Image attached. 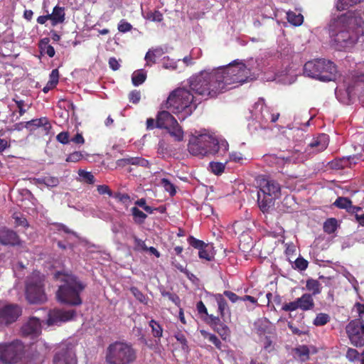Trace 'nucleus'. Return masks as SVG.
<instances>
[{
	"label": "nucleus",
	"instance_id": "1",
	"mask_svg": "<svg viewBox=\"0 0 364 364\" xmlns=\"http://www.w3.org/2000/svg\"><path fill=\"white\" fill-rule=\"evenodd\" d=\"M262 60H250L244 63L235 60L226 66L213 70H204L189 80L190 90L203 97H215L228 89V86L242 84L256 79L261 73L269 69Z\"/></svg>",
	"mask_w": 364,
	"mask_h": 364
},
{
	"label": "nucleus",
	"instance_id": "2",
	"mask_svg": "<svg viewBox=\"0 0 364 364\" xmlns=\"http://www.w3.org/2000/svg\"><path fill=\"white\" fill-rule=\"evenodd\" d=\"M363 21L356 16H343L338 21V31L333 38L334 46L338 50H348L355 44L364 42Z\"/></svg>",
	"mask_w": 364,
	"mask_h": 364
},
{
	"label": "nucleus",
	"instance_id": "3",
	"mask_svg": "<svg viewBox=\"0 0 364 364\" xmlns=\"http://www.w3.org/2000/svg\"><path fill=\"white\" fill-rule=\"evenodd\" d=\"M191 154L199 157L209 155L223 157L227 154L229 144L228 141L215 135L203 133L197 136H192L188 145Z\"/></svg>",
	"mask_w": 364,
	"mask_h": 364
},
{
	"label": "nucleus",
	"instance_id": "4",
	"mask_svg": "<svg viewBox=\"0 0 364 364\" xmlns=\"http://www.w3.org/2000/svg\"><path fill=\"white\" fill-rule=\"evenodd\" d=\"M55 278L63 282L59 286L56 293L58 300L71 306L80 305L82 302L80 294L85 289V284L76 277L65 274L60 272L55 274Z\"/></svg>",
	"mask_w": 364,
	"mask_h": 364
},
{
	"label": "nucleus",
	"instance_id": "5",
	"mask_svg": "<svg viewBox=\"0 0 364 364\" xmlns=\"http://www.w3.org/2000/svg\"><path fill=\"white\" fill-rule=\"evenodd\" d=\"M166 107L175 114H181L182 119H184L192 114L196 108V104L190 90L178 87L169 95Z\"/></svg>",
	"mask_w": 364,
	"mask_h": 364
},
{
	"label": "nucleus",
	"instance_id": "6",
	"mask_svg": "<svg viewBox=\"0 0 364 364\" xmlns=\"http://www.w3.org/2000/svg\"><path fill=\"white\" fill-rule=\"evenodd\" d=\"M303 71L305 76L320 81L328 82L336 79L337 68L331 60L316 59L306 62Z\"/></svg>",
	"mask_w": 364,
	"mask_h": 364
},
{
	"label": "nucleus",
	"instance_id": "7",
	"mask_svg": "<svg viewBox=\"0 0 364 364\" xmlns=\"http://www.w3.org/2000/svg\"><path fill=\"white\" fill-rule=\"evenodd\" d=\"M135 359L136 352L128 343L115 341L107 348L105 360L107 364H130Z\"/></svg>",
	"mask_w": 364,
	"mask_h": 364
},
{
	"label": "nucleus",
	"instance_id": "8",
	"mask_svg": "<svg viewBox=\"0 0 364 364\" xmlns=\"http://www.w3.org/2000/svg\"><path fill=\"white\" fill-rule=\"evenodd\" d=\"M364 87V77L348 75L343 79V83L335 90L336 98L343 104L348 105L352 97L362 93Z\"/></svg>",
	"mask_w": 364,
	"mask_h": 364
},
{
	"label": "nucleus",
	"instance_id": "9",
	"mask_svg": "<svg viewBox=\"0 0 364 364\" xmlns=\"http://www.w3.org/2000/svg\"><path fill=\"white\" fill-rule=\"evenodd\" d=\"M286 137L292 141L295 145L294 150L289 152L291 155L284 156L283 159L288 163H301L306 159V155L304 154L303 144L305 139V132L299 127L288 128L284 131Z\"/></svg>",
	"mask_w": 364,
	"mask_h": 364
},
{
	"label": "nucleus",
	"instance_id": "10",
	"mask_svg": "<svg viewBox=\"0 0 364 364\" xmlns=\"http://www.w3.org/2000/svg\"><path fill=\"white\" fill-rule=\"evenodd\" d=\"M44 277L38 272H33L26 282V296L27 300L31 304L40 303L46 301L44 292Z\"/></svg>",
	"mask_w": 364,
	"mask_h": 364
},
{
	"label": "nucleus",
	"instance_id": "11",
	"mask_svg": "<svg viewBox=\"0 0 364 364\" xmlns=\"http://www.w3.org/2000/svg\"><path fill=\"white\" fill-rule=\"evenodd\" d=\"M24 350L23 344L19 341L11 343H0V361L4 363H17Z\"/></svg>",
	"mask_w": 364,
	"mask_h": 364
},
{
	"label": "nucleus",
	"instance_id": "12",
	"mask_svg": "<svg viewBox=\"0 0 364 364\" xmlns=\"http://www.w3.org/2000/svg\"><path fill=\"white\" fill-rule=\"evenodd\" d=\"M347 336L355 347L364 346V321L360 318L351 320L346 326Z\"/></svg>",
	"mask_w": 364,
	"mask_h": 364
},
{
	"label": "nucleus",
	"instance_id": "13",
	"mask_svg": "<svg viewBox=\"0 0 364 364\" xmlns=\"http://www.w3.org/2000/svg\"><path fill=\"white\" fill-rule=\"evenodd\" d=\"M314 307L315 303L312 295L305 293L296 300L284 304L282 309L285 311H294L297 309L307 311L313 310Z\"/></svg>",
	"mask_w": 364,
	"mask_h": 364
},
{
	"label": "nucleus",
	"instance_id": "14",
	"mask_svg": "<svg viewBox=\"0 0 364 364\" xmlns=\"http://www.w3.org/2000/svg\"><path fill=\"white\" fill-rule=\"evenodd\" d=\"M21 314V309L17 304L0 303V326H6L16 321Z\"/></svg>",
	"mask_w": 364,
	"mask_h": 364
},
{
	"label": "nucleus",
	"instance_id": "15",
	"mask_svg": "<svg viewBox=\"0 0 364 364\" xmlns=\"http://www.w3.org/2000/svg\"><path fill=\"white\" fill-rule=\"evenodd\" d=\"M77 358L73 346H60L53 358L54 364H77Z\"/></svg>",
	"mask_w": 364,
	"mask_h": 364
},
{
	"label": "nucleus",
	"instance_id": "16",
	"mask_svg": "<svg viewBox=\"0 0 364 364\" xmlns=\"http://www.w3.org/2000/svg\"><path fill=\"white\" fill-rule=\"evenodd\" d=\"M254 114L262 123L275 122L279 116V113H272L269 108L264 105V99H259L254 106Z\"/></svg>",
	"mask_w": 364,
	"mask_h": 364
},
{
	"label": "nucleus",
	"instance_id": "17",
	"mask_svg": "<svg viewBox=\"0 0 364 364\" xmlns=\"http://www.w3.org/2000/svg\"><path fill=\"white\" fill-rule=\"evenodd\" d=\"M260 193L264 196L278 198L280 196L281 186L275 180L269 178H260L258 180Z\"/></svg>",
	"mask_w": 364,
	"mask_h": 364
},
{
	"label": "nucleus",
	"instance_id": "18",
	"mask_svg": "<svg viewBox=\"0 0 364 364\" xmlns=\"http://www.w3.org/2000/svg\"><path fill=\"white\" fill-rule=\"evenodd\" d=\"M75 316V310L54 309L49 312L47 322L49 326L58 325L71 320Z\"/></svg>",
	"mask_w": 364,
	"mask_h": 364
},
{
	"label": "nucleus",
	"instance_id": "19",
	"mask_svg": "<svg viewBox=\"0 0 364 364\" xmlns=\"http://www.w3.org/2000/svg\"><path fill=\"white\" fill-rule=\"evenodd\" d=\"M329 142L328 136L326 134H320L308 144L306 149H304V154H316L325 150Z\"/></svg>",
	"mask_w": 364,
	"mask_h": 364
},
{
	"label": "nucleus",
	"instance_id": "20",
	"mask_svg": "<svg viewBox=\"0 0 364 364\" xmlns=\"http://www.w3.org/2000/svg\"><path fill=\"white\" fill-rule=\"evenodd\" d=\"M41 326L38 318H31L21 328V333L26 336L35 337L41 333Z\"/></svg>",
	"mask_w": 364,
	"mask_h": 364
},
{
	"label": "nucleus",
	"instance_id": "21",
	"mask_svg": "<svg viewBox=\"0 0 364 364\" xmlns=\"http://www.w3.org/2000/svg\"><path fill=\"white\" fill-rule=\"evenodd\" d=\"M176 119L167 111L159 112L156 117V127L167 129L173 124H176Z\"/></svg>",
	"mask_w": 364,
	"mask_h": 364
},
{
	"label": "nucleus",
	"instance_id": "22",
	"mask_svg": "<svg viewBox=\"0 0 364 364\" xmlns=\"http://www.w3.org/2000/svg\"><path fill=\"white\" fill-rule=\"evenodd\" d=\"M18 237L15 232L8 229L0 230V243L4 245H16L18 244Z\"/></svg>",
	"mask_w": 364,
	"mask_h": 364
},
{
	"label": "nucleus",
	"instance_id": "23",
	"mask_svg": "<svg viewBox=\"0 0 364 364\" xmlns=\"http://www.w3.org/2000/svg\"><path fill=\"white\" fill-rule=\"evenodd\" d=\"M257 198L259 208L264 213H268L273 208L276 198L264 196L260 191H258Z\"/></svg>",
	"mask_w": 364,
	"mask_h": 364
},
{
	"label": "nucleus",
	"instance_id": "24",
	"mask_svg": "<svg viewBox=\"0 0 364 364\" xmlns=\"http://www.w3.org/2000/svg\"><path fill=\"white\" fill-rule=\"evenodd\" d=\"M53 26L61 23L65 20V9L63 7L55 6L52 14H49Z\"/></svg>",
	"mask_w": 364,
	"mask_h": 364
},
{
	"label": "nucleus",
	"instance_id": "25",
	"mask_svg": "<svg viewBox=\"0 0 364 364\" xmlns=\"http://www.w3.org/2000/svg\"><path fill=\"white\" fill-rule=\"evenodd\" d=\"M306 289L309 291V294L314 296L321 294L322 290L321 284L316 279H308L306 282Z\"/></svg>",
	"mask_w": 364,
	"mask_h": 364
},
{
	"label": "nucleus",
	"instance_id": "26",
	"mask_svg": "<svg viewBox=\"0 0 364 364\" xmlns=\"http://www.w3.org/2000/svg\"><path fill=\"white\" fill-rule=\"evenodd\" d=\"M333 205L338 208L346 210L348 213H350L353 208H355L352 205V201L346 197H338L333 203Z\"/></svg>",
	"mask_w": 364,
	"mask_h": 364
},
{
	"label": "nucleus",
	"instance_id": "27",
	"mask_svg": "<svg viewBox=\"0 0 364 364\" xmlns=\"http://www.w3.org/2000/svg\"><path fill=\"white\" fill-rule=\"evenodd\" d=\"M215 299L218 304V311L221 317L223 318L226 314H229V308L228 306V303L225 299L223 295L221 294H215Z\"/></svg>",
	"mask_w": 364,
	"mask_h": 364
},
{
	"label": "nucleus",
	"instance_id": "28",
	"mask_svg": "<svg viewBox=\"0 0 364 364\" xmlns=\"http://www.w3.org/2000/svg\"><path fill=\"white\" fill-rule=\"evenodd\" d=\"M38 184H43L48 188L56 187L59 184V179L51 176H45L36 179Z\"/></svg>",
	"mask_w": 364,
	"mask_h": 364
},
{
	"label": "nucleus",
	"instance_id": "29",
	"mask_svg": "<svg viewBox=\"0 0 364 364\" xmlns=\"http://www.w3.org/2000/svg\"><path fill=\"white\" fill-rule=\"evenodd\" d=\"M167 130L176 141H181L183 140V132L177 121L176 124H173V126L168 127Z\"/></svg>",
	"mask_w": 364,
	"mask_h": 364
},
{
	"label": "nucleus",
	"instance_id": "30",
	"mask_svg": "<svg viewBox=\"0 0 364 364\" xmlns=\"http://www.w3.org/2000/svg\"><path fill=\"white\" fill-rule=\"evenodd\" d=\"M287 18L288 21L296 26H300L304 21V17L301 14L289 11L287 13Z\"/></svg>",
	"mask_w": 364,
	"mask_h": 364
},
{
	"label": "nucleus",
	"instance_id": "31",
	"mask_svg": "<svg viewBox=\"0 0 364 364\" xmlns=\"http://www.w3.org/2000/svg\"><path fill=\"white\" fill-rule=\"evenodd\" d=\"M146 78V73L142 70L134 71L132 75V81L134 86L141 85Z\"/></svg>",
	"mask_w": 364,
	"mask_h": 364
},
{
	"label": "nucleus",
	"instance_id": "32",
	"mask_svg": "<svg viewBox=\"0 0 364 364\" xmlns=\"http://www.w3.org/2000/svg\"><path fill=\"white\" fill-rule=\"evenodd\" d=\"M124 161L127 164H131L134 166H139L142 167H149V162L146 159L140 157H129L124 159Z\"/></svg>",
	"mask_w": 364,
	"mask_h": 364
},
{
	"label": "nucleus",
	"instance_id": "33",
	"mask_svg": "<svg viewBox=\"0 0 364 364\" xmlns=\"http://www.w3.org/2000/svg\"><path fill=\"white\" fill-rule=\"evenodd\" d=\"M213 329L220 335L223 340H226L230 336V331L228 326L222 321L213 328Z\"/></svg>",
	"mask_w": 364,
	"mask_h": 364
},
{
	"label": "nucleus",
	"instance_id": "34",
	"mask_svg": "<svg viewBox=\"0 0 364 364\" xmlns=\"http://www.w3.org/2000/svg\"><path fill=\"white\" fill-rule=\"evenodd\" d=\"M151 328V333L154 338L160 339L163 336V328L155 320L151 319L149 323Z\"/></svg>",
	"mask_w": 364,
	"mask_h": 364
},
{
	"label": "nucleus",
	"instance_id": "35",
	"mask_svg": "<svg viewBox=\"0 0 364 364\" xmlns=\"http://www.w3.org/2000/svg\"><path fill=\"white\" fill-rule=\"evenodd\" d=\"M228 162V159H225V162H215L212 161L209 164L210 171L215 175H220L223 173L225 164Z\"/></svg>",
	"mask_w": 364,
	"mask_h": 364
},
{
	"label": "nucleus",
	"instance_id": "36",
	"mask_svg": "<svg viewBox=\"0 0 364 364\" xmlns=\"http://www.w3.org/2000/svg\"><path fill=\"white\" fill-rule=\"evenodd\" d=\"M48 39L44 38L41 41L40 48L41 49V52L48 55L50 58H53L55 55V49L54 48L48 44Z\"/></svg>",
	"mask_w": 364,
	"mask_h": 364
},
{
	"label": "nucleus",
	"instance_id": "37",
	"mask_svg": "<svg viewBox=\"0 0 364 364\" xmlns=\"http://www.w3.org/2000/svg\"><path fill=\"white\" fill-rule=\"evenodd\" d=\"M269 326V321L267 318H259L254 323L255 330L259 334L266 332Z\"/></svg>",
	"mask_w": 364,
	"mask_h": 364
},
{
	"label": "nucleus",
	"instance_id": "38",
	"mask_svg": "<svg viewBox=\"0 0 364 364\" xmlns=\"http://www.w3.org/2000/svg\"><path fill=\"white\" fill-rule=\"evenodd\" d=\"M354 216L355 221L361 226H364V212L360 207L355 206L350 213Z\"/></svg>",
	"mask_w": 364,
	"mask_h": 364
},
{
	"label": "nucleus",
	"instance_id": "39",
	"mask_svg": "<svg viewBox=\"0 0 364 364\" xmlns=\"http://www.w3.org/2000/svg\"><path fill=\"white\" fill-rule=\"evenodd\" d=\"M337 226V220L335 218H329L323 224V230L328 234H332L336 231Z\"/></svg>",
	"mask_w": 364,
	"mask_h": 364
},
{
	"label": "nucleus",
	"instance_id": "40",
	"mask_svg": "<svg viewBox=\"0 0 364 364\" xmlns=\"http://www.w3.org/2000/svg\"><path fill=\"white\" fill-rule=\"evenodd\" d=\"M330 321V316L325 313H319L314 318L313 323L316 326H322Z\"/></svg>",
	"mask_w": 364,
	"mask_h": 364
},
{
	"label": "nucleus",
	"instance_id": "41",
	"mask_svg": "<svg viewBox=\"0 0 364 364\" xmlns=\"http://www.w3.org/2000/svg\"><path fill=\"white\" fill-rule=\"evenodd\" d=\"M131 211H132V215L134 217V221L136 223H139V224L143 223L147 217L144 213H143L141 210H140L136 207L132 208Z\"/></svg>",
	"mask_w": 364,
	"mask_h": 364
},
{
	"label": "nucleus",
	"instance_id": "42",
	"mask_svg": "<svg viewBox=\"0 0 364 364\" xmlns=\"http://www.w3.org/2000/svg\"><path fill=\"white\" fill-rule=\"evenodd\" d=\"M212 246L207 244V247H203L198 252V256L201 259L210 261L213 257L211 252Z\"/></svg>",
	"mask_w": 364,
	"mask_h": 364
},
{
	"label": "nucleus",
	"instance_id": "43",
	"mask_svg": "<svg viewBox=\"0 0 364 364\" xmlns=\"http://www.w3.org/2000/svg\"><path fill=\"white\" fill-rule=\"evenodd\" d=\"M161 184L165 191L169 193L170 196H173L176 194V187L167 178H162L161 180Z\"/></svg>",
	"mask_w": 364,
	"mask_h": 364
},
{
	"label": "nucleus",
	"instance_id": "44",
	"mask_svg": "<svg viewBox=\"0 0 364 364\" xmlns=\"http://www.w3.org/2000/svg\"><path fill=\"white\" fill-rule=\"evenodd\" d=\"M180 61V59L175 61L174 60L169 58V57H164L163 60V68L165 69L175 70L178 68L177 63Z\"/></svg>",
	"mask_w": 364,
	"mask_h": 364
},
{
	"label": "nucleus",
	"instance_id": "45",
	"mask_svg": "<svg viewBox=\"0 0 364 364\" xmlns=\"http://www.w3.org/2000/svg\"><path fill=\"white\" fill-rule=\"evenodd\" d=\"M130 291L139 301H140L142 304H147L148 298L136 287H131Z\"/></svg>",
	"mask_w": 364,
	"mask_h": 364
},
{
	"label": "nucleus",
	"instance_id": "46",
	"mask_svg": "<svg viewBox=\"0 0 364 364\" xmlns=\"http://www.w3.org/2000/svg\"><path fill=\"white\" fill-rule=\"evenodd\" d=\"M346 356V358L350 362L360 360V355L358 351L356 349L352 348H348Z\"/></svg>",
	"mask_w": 364,
	"mask_h": 364
},
{
	"label": "nucleus",
	"instance_id": "47",
	"mask_svg": "<svg viewBox=\"0 0 364 364\" xmlns=\"http://www.w3.org/2000/svg\"><path fill=\"white\" fill-rule=\"evenodd\" d=\"M156 52H158V50L156 49L154 50H149L148 52L146 53L144 60H146V66H151L152 64L155 63Z\"/></svg>",
	"mask_w": 364,
	"mask_h": 364
},
{
	"label": "nucleus",
	"instance_id": "48",
	"mask_svg": "<svg viewBox=\"0 0 364 364\" xmlns=\"http://www.w3.org/2000/svg\"><path fill=\"white\" fill-rule=\"evenodd\" d=\"M188 242L193 247L200 250L203 247H207V244L203 241L198 240L193 236H190L188 238Z\"/></svg>",
	"mask_w": 364,
	"mask_h": 364
},
{
	"label": "nucleus",
	"instance_id": "49",
	"mask_svg": "<svg viewBox=\"0 0 364 364\" xmlns=\"http://www.w3.org/2000/svg\"><path fill=\"white\" fill-rule=\"evenodd\" d=\"M118 30L122 33H127L132 29V26L124 19H122L118 24Z\"/></svg>",
	"mask_w": 364,
	"mask_h": 364
},
{
	"label": "nucleus",
	"instance_id": "50",
	"mask_svg": "<svg viewBox=\"0 0 364 364\" xmlns=\"http://www.w3.org/2000/svg\"><path fill=\"white\" fill-rule=\"evenodd\" d=\"M146 18L152 21L161 22L163 20V15L159 11L149 12Z\"/></svg>",
	"mask_w": 364,
	"mask_h": 364
},
{
	"label": "nucleus",
	"instance_id": "51",
	"mask_svg": "<svg viewBox=\"0 0 364 364\" xmlns=\"http://www.w3.org/2000/svg\"><path fill=\"white\" fill-rule=\"evenodd\" d=\"M226 159H228V161L242 164V161L244 160V157L243 155L240 152H232L229 154L228 158Z\"/></svg>",
	"mask_w": 364,
	"mask_h": 364
},
{
	"label": "nucleus",
	"instance_id": "52",
	"mask_svg": "<svg viewBox=\"0 0 364 364\" xmlns=\"http://www.w3.org/2000/svg\"><path fill=\"white\" fill-rule=\"evenodd\" d=\"M56 139L63 144H67L70 141V134L68 132H62L56 136Z\"/></svg>",
	"mask_w": 364,
	"mask_h": 364
},
{
	"label": "nucleus",
	"instance_id": "53",
	"mask_svg": "<svg viewBox=\"0 0 364 364\" xmlns=\"http://www.w3.org/2000/svg\"><path fill=\"white\" fill-rule=\"evenodd\" d=\"M46 122V117H42L39 119H32L26 122V127L28 128L31 126L33 127H40L43 126V124Z\"/></svg>",
	"mask_w": 364,
	"mask_h": 364
},
{
	"label": "nucleus",
	"instance_id": "54",
	"mask_svg": "<svg viewBox=\"0 0 364 364\" xmlns=\"http://www.w3.org/2000/svg\"><path fill=\"white\" fill-rule=\"evenodd\" d=\"M82 159V154L80 151H74L70 154L66 159L68 162H77Z\"/></svg>",
	"mask_w": 364,
	"mask_h": 364
},
{
	"label": "nucleus",
	"instance_id": "55",
	"mask_svg": "<svg viewBox=\"0 0 364 364\" xmlns=\"http://www.w3.org/2000/svg\"><path fill=\"white\" fill-rule=\"evenodd\" d=\"M175 338L182 345V348L183 350H187L188 348L186 338L182 333H177L175 335Z\"/></svg>",
	"mask_w": 364,
	"mask_h": 364
},
{
	"label": "nucleus",
	"instance_id": "56",
	"mask_svg": "<svg viewBox=\"0 0 364 364\" xmlns=\"http://www.w3.org/2000/svg\"><path fill=\"white\" fill-rule=\"evenodd\" d=\"M59 79V73L57 69H54L52 70L51 73L49 76V80L50 85H56L58 82Z\"/></svg>",
	"mask_w": 364,
	"mask_h": 364
},
{
	"label": "nucleus",
	"instance_id": "57",
	"mask_svg": "<svg viewBox=\"0 0 364 364\" xmlns=\"http://www.w3.org/2000/svg\"><path fill=\"white\" fill-rule=\"evenodd\" d=\"M58 230L60 232H63L65 233H67L69 235V238L75 237L77 238V235L76 232H73V230H70L68 227L63 224L58 225Z\"/></svg>",
	"mask_w": 364,
	"mask_h": 364
},
{
	"label": "nucleus",
	"instance_id": "58",
	"mask_svg": "<svg viewBox=\"0 0 364 364\" xmlns=\"http://www.w3.org/2000/svg\"><path fill=\"white\" fill-rule=\"evenodd\" d=\"M294 264L297 269L300 270H305L308 267V262L303 258H297Z\"/></svg>",
	"mask_w": 364,
	"mask_h": 364
},
{
	"label": "nucleus",
	"instance_id": "59",
	"mask_svg": "<svg viewBox=\"0 0 364 364\" xmlns=\"http://www.w3.org/2000/svg\"><path fill=\"white\" fill-rule=\"evenodd\" d=\"M223 295V296H225L228 297L232 303H236L237 301H240L241 299L240 296H238L236 294L230 291H225Z\"/></svg>",
	"mask_w": 364,
	"mask_h": 364
},
{
	"label": "nucleus",
	"instance_id": "60",
	"mask_svg": "<svg viewBox=\"0 0 364 364\" xmlns=\"http://www.w3.org/2000/svg\"><path fill=\"white\" fill-rule=\"evenodd\" d=\"M141 98L140 92L137 90L132 91L129 95V101L132 103L136 104L139 102Z\"/></svg>",
	"mask_w": 364,
	"mask_h": 364
},
{
	"label": "nucleus",
	"instance_id": "61",
	"mask_svg": "<svg viewBox=\"0 0 364 364\" xmlns=\"http://www.w3.org/2000/svg\"><path fill=\"white\" fill-rule=\"evenodd\" d=\"M79 175L84 178L89 183H93L95 182V177L90 173L85 171H80Z\"/></svg>",
	"mask_w": 364,
	"mask_h": 364
},
{
	"label": "nucleus",
	"instance_id": "62",
	"mask_svg": "<svg viewBox=\"0 0 364 364\" xmlns=\"http://www.w3.org/2000/svg\"><path fill=\"white\" fill-rule=\"evenodd\" d=\"M97 189L98 193L101 195L107 194L109 196H112V191L106 185H100L97 186Z\"/></svg>",
	"mask_w": 364,
	"mask_h": 364
},
{
	"label": "nucleus",
	"instance_id": "63",
	"mask_svg": "<svg viewBox=\"0 0 364 364\" xmlns=\"http://www.w3.org/2000/svg\"><path fill=\"white\" fill-rule=\"evenodd\" d=\"M348 282L352 284L354 290L358 293V283L356 279L350 273H348L346 276Z\"/></svg>",
	"mask_w": 364,
	"mask_h": 364
},
{
	"label": "nucleus",
	"instance_id": "64",
	"mask_svg": "<svg viewBox=\"0 0 364 364\" xmlns=\"http://www.w3.org/2000/svg\"><path fill=\"white\" fill-rule=\"evenodd\" d=\"M124 227V224L122 222H114L112 225V231L114 234L120 232Z\"/></svg>",
	"mask_w": 364,
	"mask_h": 364
}]
</instances>
